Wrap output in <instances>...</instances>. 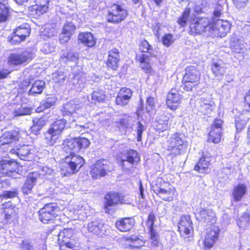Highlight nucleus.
I'll return each mask as SVG.
<instances>
[{"mask_svg": "<svg viewBox=\"0 0 250 250\" xmlns=\"http://www.w3.org/2000/svg\"><path fill=\"white\" fill-rule=\"evenodd\" d=\"M66 152L69 155L65 156V162L61 168V173L64 176L77 172L84 163V159L82 157L75 154L76 151Z\"/></svg>", "mask_w": 250, "mask_h": 250, "instance_id": "obj_1", "label": "nucleus"}, {"mask_svg": "<svg viewBox=\"0 0 250 250\" xmlns=\"http://www.w3.org/2000/svg\"><path fill=\"white\" fill-rule=\"evenodd\" d=\"M82 104L77 100H71L63 105L61 111L64 117H69V122H75L78 114H80Z\"/></svg>", "mask_w": 250, "mask_h": 250, "instance_id": "obj_2", "label": "nucleus"}, {"mask_svg": "<svg viewBox=\"0 0 250 250\" xmlns=\"http://www.w3.org/2000/svg\"><path fill=\"white\" fill-rule=\"evenodd\" d=\"M167 148L169 150L174 151L175 155L183 153L187 147L185 137L183 134L175 133L173 134L168 140Z\"/></svg>", "mask_w": 250, "mask_h": 250, "instance_id": "obj_3", "label": "nucleus"}, {"mask_svg": "<svg viewBox=\"0 0 250 250\" xmlns=\"http://www.w3.org/2000/svg\"><path fill=\"white\" fill-rule=\"evenodd\" d=\"M59 206L55 203H48L39 211L40 220L44 224L48 223L58 215Z\"/></svg>", "mask_w": 250, "mask_h": 250, "instance_id": "obj_4", "label": "nucleus"}, {"mask_svg": "<svg viewBox=\"0 0 250 250\" xmlns=\"http://www.w3.org/2000/svg\"><path fill=\"white\" fill-rule=\"evenodd\" d=\"M167 184L161 178L158 179L156 184L152 186L153 191L163 200L166 201L173 200L175 190L173 188L166 189L165 186Z\"/></svg>", "mask_w": 250, "mask_h": 250, "instance_id": "obj_5", "label": "nucleus"}, {"mask_svg": "<svg viewBox=\"0 0 250 250\" xmlns=\"http://www.w3.org/2000/svg\"><path fill=\"white\" fill-rule=\"evenodd\" d=\"M113 169L112 165L106 160H99L93 166L90 173L93 179L104 176Z\"/></svg>", "mask_w": 250, "mask_h": 250, "instance_id": "obj_6", "label": "nucleus"}, {"mask_svg": "<svg viewBox=\"0 0 250 250\" xmlns=\"http://www.w3.org/2000/svg\"><path fill=\"white\" fill-rule=\"evenodd\" d=\"M90 143L89 140L84 137L67 139L64 142L63 150L65 152L70 151L78 152L81 149L87 148Z\"/></svg>", "mask_w": 250, "mask_h": 250, "instance_id": "obj_7", "label": "nucleus"}, {"mask_svg": "<svg viewBox=\"0 0 250 250\" xmlns=\"http://www.w3.org/2000/svg\"><path fill=\"white\" fill-rule=\"evenodd\" d=\"M127 15L126 10L122 5L114 4L110 7L107 16V20L110 22H120L125 19Z\"/></svg>", "mask_w": 250, "mask_h": 250, "instance_id": "obj_8", "label": "nucleus"}, {"mask_svg": "<svg viewBox=\"0 0 250 250\" xmlns=\"http://www.w3.org/2000/svg\"><path fill=\"white\" fill-rule=\"evenodd\" d=\"M210 21L208 18H202L193 20L189 25V33L191 35L201 34L210 28Z\"/></svg>", "mask_w": 250, "mask_h": 250, "instance_id": "obj_9", "label": "nucleus"}, {"mask_svg": "<svg viewBox=\"0 0 250 250\" xmlns=\"http://www.w3.org/2000/svg\"><path fill=\"white\" fill-rule=\"evenodd\" d=\"M17 168V163L14 161L5 159L0 162V174L3 176L15 178Z\"/></svg>", "mask_w": 250, "mask_h": 250, "instance_id": "obj_10", "label": "nucleus"}, {"mask_svg": "<svg viewBox=\"0 0 250 250\" xmlns=\"http://www.w3.org/2000/svg\"><path fill=\"white\" fill-rule=\"evenodd\" d=\"M34 53L31 50H25L21 53L11 54L8 58L10 64L18 65L31 60L34 57Z\"/></svg>", "mask_w": 250, "mask_h": 250, "instance_id": "obj_11", "label": "nucleus"}, {"mask_svg": "<svg viewBox=\"0 0 250 250\" xmlns=\"http://www.w3.org/2000/svg\"><path fill=\"white\" fill-rule=\"evenodd\" d=\"M223 121L220 119H216L211 128L208 134V142L215 144L218 143L221 141L222 133V125Z\"/></svg>", "mask_w": 250, "mask_h": 250, "instance_id": "obj_12", "label": "nucleus"}, {"mask_svg": "<svg viewBox=\"0 0 250 250\" xmlns=\"http://www.w3.org/2000/svg\"><path fill=\"white\" fill-rule=\"evenodd\" d=\"M106 202L104 207V209L105 212L111 213L112 211H111L109 208L118 203L125 204V203L123 198L120 194L117 192H110L106 194L105 197Z\"/></svg>", "mask_w": 250, "mask_h": 250, "instance_id": "obj_13", "label": "nucleus"}, {"mask_svg": "<svg viewBox=\"0 0 250 250\" xmlns=\"http://www.w3.org/2000/svg\"><path fill=\"white\" fill-rule=\"evenodd\" d=\"M210 26L212 30L220 37H224L231 28V24L228 21L222 20L212 21Z\"/></svg>", "mask_w": 250, "mask_h": 250, "instance_id": "obj_14", "label": "nucleus"}, {"mask_svg": "<svg viewBox=\"0 0 250 250\" xmlns=\"http://www.w3.org/2000/svg\"><path fill=\"white\" fill-rule=\"evenodd\" d=\"M40 177V174L38 172H33L28 174L21 188L24 194L27 195L31 193L34 186L36 184Z\"/></svg>", "mask_w": 250, "mask_h": 250, "instance_id": "obj_15", "label": "nucleus"}, {"mask_svg": "<svg viewBox=\"0 0 250 250\" xmlns=\"http://www.w3.org/2000/svg\"><path fill=\"white\" fill-rule=\"evenodd\" d=\"M85 76L82 72H77L69 83L72 89L81 91L85 86Z\"/></svg>", "mask_w": 250, "mask_h": 250, "instance_id": "obj_16", "label": "nucleus"}, {"mask_svg": "<svg viewBox=\"0 0 250 250\" xmlns=\"http://www.w3.org/2000/svg\"><path fill=\"white\" fill-rule=\"evenodd\" d=\"M192 225V223L189 216H183L178 225V229L180 233L186 236L189 235L193 231Z\"/></svg>", "mask_w": 250, "mask_h": 250, "instance_id": "obj_17", "label": "nucleus"}, {"mask_svg": "<svg viewBox=\"0 0 250 250\" xmlns=\"http://www.w3.org/2000/svg\"><path fill=\"white\" fill-rule=\"evenodd\" d=\"M196 217L200 221L206 222L212 224L216 221L215 213L210 209L200 208L199 211L196 214Z\"/></svg>", "mask_w": 250, "mask_h": 250, "instance_id": "obj_18", "label": "nucleus"}, {"mask_svg": "<svg viewBox=\"0 0 250 250\" xmlns=\"http://www.w3.org/2000/svg\"><path fill=\"white\" fill-rule=\"evenodd\" d=\"M181 99L179 92L177 89L172 88L167 96V104L170 109L175 110L176 109Z\"/></svg>", "mask_w": 250, "mask_h": 250, "instance_id": "obj_19", "label": "nucleus"}, {"mask_svg": "<svg viewBox=\"0 0 250 250\" xmlns=\"http://www.w3.org/2000/svg\"><path fill=\"white\" fill-rule=\"evenodd\" d=\"M139 161L140 157L138 153L134 150L130 149L123 156L122 159V165L123 168L129 169V167L126 166V163L129 164L130 165H132Z\"/></svg>", "mask_w": 250, "mask_h": 250, "instance_id": "obj_20", "label": "nucleus"}, {"mask_svg": "<svg viewBox=\"0 0 250 250\" xmlns=\"http://www.w3.org/2000/svg\"><path fill=\"white\" fill-rule=\"evenodd\" d=\"M119 60V51L118 49L114 48L109 51L106 64L109 68L116 70L118 67Z\"/></svg>", "mask_w": 250, "mask_h": 250, "instance_id": "obj_21", "label": "nucleus"}, {"mask_svg": "<svg viewBox=\"0 0 250 250\" xmlns=\"http://www.w3.org/2000/svg\"><path fill=\"white\" fill-rule=\"evenodd\" d=\"M200 73L195 66H190L186 68V74L184 81H189L195 84H198L200 80Z\"/></svg>", "mask_w": 250, "mask_h": 250, "instance_id": "obj_22", "label": "nucleus"}, {"mask_svg": "<svg viewBox=\"0 0 250 250\" xmlns=\"http://www.w3.org/2000/svg\"><path fill=\"white\" fill-rule=\"evenodd\" d=\"M61 137V134L50 125L45 135V142L49 146H53Z\"/></svg>", "mask_w": 250, "mask_h": 250, "instance_id": "obj_23", "label": "nucleus"}, {"mask_svg": "<svg viewBox=\"0 0 250 250\" xmlns=\"http://www.w3.org/2000/svg\"><path fill=\"white\" fill-rule=\"evenodd\" d=\"M135 220L133 218H123L117 221L116 228L121 231H128L134 227Z\"/></svg>", "mask_w": 250, "mask_h": 250, "instance_id": "obj_24", "label": "nucleus"}, {"mask_svg": "<svg viewBox=\"0 0 250 250\" xmlns=\"http://www.w3.org/2000/svg\"><path fill=\"white\" fill-rule=\"evenodd\" d=\"M219 233V229L214 226L207 234L205 240L204 246L206 248H211L214 243L217 240Z\"/></svg>", "mask_w": 250, "mask_h": 250, "instance_id": "obj_25", "label": "nucleus"}, {"mask_svg": "<svg viewBox=\"0 0 250 250\" xmlns=\"http://www.w3.org/2000/svg\"><path fill=\"white\" fill-rule=\"evenodd\" d=\"M199 109L204 114L210 113L215 106V104L210 98L202 97L199 102Z\"/></svg>", "mask_w": 250, "mask_h": 250, "instance_id": "obj_26", "label": "nucleus"}, {"mask_svg": "<svg viewBox=\"0 0 250 250\" xmlns=\"http://www.w3.org/2000/svg\"><path fill=\"white\" fill-rule=\"evenodd\" d=\"M211 161L210 157L203 154L199 160L198 164L195 166L194 169L200 173H207L208 171V166Z\"/></svg>", "mask_w": 250, "mask_h": 250, "instance_id": "obj_27", "label": "nucleus"}, {"mask_svg": "<svg viewBox=\"0 0 250 250\" xmlns=\"http://www.w3.org/2000/svg\"><path fill=\"white\" fill-rule=\"evenodd\" d=\"M153 57H149V56L146 54H139L136 55L137 61L142 63L141 67L146 73H150L151 71V66L148 61H151Z\"/></svg>", "mask_w": 250, "mask_h": 250, "instance_id": "obj_28", "label": "nucleus"}, {"mask_svg": "<svg viewBox=\"0 0 250 250\" xmlns=\"http://www.w3.org/2000/svg\"><path fill=\"white\" fill-rule=\"evenodd\" d=\"M247 186L243 184H239L235 187L232 192L233 200L238 202L241 200L247 191Z\"/></svg>", "mask_w": 250, "mask_h": 250, "instance_id": "obj_29", "label": "nucleus"}, {"mask_svg": "<svg viewBox=\"0 0 250 250\" xmlns=\"http://www.w3.org/2000/svg\"><path fill=\"white\" fill-rule=\"evenodd\" d=\"M78 40L84 45L88 47H92L96 43L93 35L90 32L80 33L78 37Z\"/></svg>", "mask_w": 250, "mask_h": 250, "instance_id": "obj_30", "label": "nucleus"}, {"mask_svg": "<svg viewBox=\"0 0 250 250\" xmlns=\"http://www.w3.org/2000/svg\"><path fill=\"white\" fill-rule=\"evenodd\" d=\"M45 87V82L42 80H37L33 83L28 92L29 95L35 96L41 94Z\"/></svg>", "mask_w": 250, "mask_h": 250, "instance_id": "obj_31", "label": "nucleus"}, {"mask_svg": "<svg viewBox=\"0 0 250 250\" xmlns=\"http://www.w3.org/2000/svg\"><path fill=\"white\" fill-rule=\"evenodd\" d=\"M168 118L164 115H160L156 118L155 128L158 131H164L168 128Z\"/></svg>", "mask_w": 250, "mask_h": 250, "instance_id": "obj_32", "label": "nucleus"}, {"mask_svg": "<svg viewBox=\"0 0 250 250\" xmlns=\"http://www.w3.org/2000/svg\"><path fill=\"white\" fill-rule=\"evenodd\" d=\"M103 228L104 224L101 220H95L87 224L88 231L97 235L103 232Z\"/></svg>", "mask_w": 250, "mask_h": 250, "instance_id": "obj_33", "label": "nucleus"}, {"mask_svg": "<svg viewBox=\"0 0 250 250\" xmlns=\"http://www.w3.org/2000/svg\"><path fill=\"white\" fill-rule=\"evenodd\" d=\"M211 71L216 77L222 78L226 71L224 64L221 62H213L211 66Z\"/></svg>", "mask_w": 250, "mask_h": 250, "instance_id": "obj_34", "label": "nucleus"}, {"mask_svg": "<svg viewBox=\"0 0 250 250\" xmlns=\"http://www.w3.org/2000/svg\"><path fill=\"white\" fill-rule=\"evenodd\" d=\"M47 120L43 117L36 118L33 120V125L31 127V131L37 134L46 123Z\"/></svg>", "mask_w": 250, "mask_h": 250, "instance_id": "obj_35", "label": "nucleus"}, {"mask_svg": "<svg viewBox=\"0 0 250 250\" xmlns=\"http://www.w3.org/2000/svg\"><path fill=\"white\" fill-rule=\"evenodd\" d=\"M30 33V28L28 24H23L18 27L14 34L21 37V40H25V38L29 36Z\"/></svg>", "mask_w": 250, "mask_h": 250, "instance_id": "obj_36", "label": "nucleus"}, {"mask_svg": "<svg viewBox=\"0 0 250 250\" xmlns=\"http://www.w3.org/2000/svg\"><path fill=\"white\" fill-rule=\"evenodd\" d=\"M56 98L55 97H49L42 101L40 105L36 109L37 112H41L45 109L50 108L54 105L56 102Z\"/></svg>", "mask_w": 250, "mask_h": 250, "instance_id": "obj_37", "label": "nucleus"}, {"mask_svg": "<svg viewBox=\"0 0 250 250\" xmlns=\"http://www.w3.org/2000/svg\"><path fill=\"white\" fill-rule=\"evenodd\" d=\"M126 241L131 242L132 244L130 245L133 247L139 248L143 246L145 244V241L143 240V237L140 235H133L131 236L126 238Z\"/></svg>", "mask_w": 250, "mask_h": 250, "instance_id": "obj_38", "label": "nucleus"}, {"mask_svg": "<svg viewBox=\"0 0 250 250\" xmlns=\"http://www.w3.org/2000/svg\"><path fill=\"white\" fill-rule=\"evenodd\" d=\"M37 3L34 8L36 13L41 15L45 13L48 10V0H37Z\"/></svg>", "mask_w": 250, "mask_h": 250, "instance_id": "obj_39", "label": "nucleus"}, {"mask_svg": "<svg viewBox=\"0 0 250 250\" xmlns=\"http://www.w3.org/2000/svg\"><path fill=\"white\" fill-rule=\"evenodd\" d=\"M232 50L236 53H242L244 52L245 46L242 41L237 39H234L231 42Z\"/></svg>", "mask_w": 250, "mask_h": 250, "instance_id": "obj_40", "label": "nucleus"}, {"mask_svg": "<svg viewBox=\"0 0 250 250\" xmlns=\"http://www.w3.org/2000/svg\"><path fill=\"white\" fill-rule=\"evenodd\" d=\"M250 221V213L248 212H245L239 218L237 225L239 228L245 229L249 227Z\"/></svg>", "mask_w": 250, "mask_h": 250, "instance_id": "obj_41", "label": "nucleus"}, {"mask_svg": "<svg viewBox=\"0 0 250 250\" xmlns=\"http://www.w3.org/2000/svg\"><path fill=\"white\" fill-rule=\"evenodd\" d=\"M140 49L142 52L147 53L146 55H149V57H155L153 50L146 40H144L141 42Z\"/></svg>", "mask_w": 250, "mask_h": 250, "instance_id": "obj_42", "label": "nucleus"}, {"mask_svg": "<svg viewBox=\"0 0 250 250\" xmlns=\"http://www.w3.org/2000/svg\"><path fill=\"white\" fill-rule=\"evenodd\" d=\"M73 235V230L71 229H64L62 231L60 232L58 234L59 240H62V242H65L70 240Z\"/></svg>", "mask_w": 250, "mask_h": 250, "instance_id": "obj_43", "label": "nucleus"}, {"mask_svg": "<svg viewBox=\"0 0 250 250\" xmlns=\"http://www.w3.org/2000/svg\"><path fill=\"white\" fill-rule=\"evenodd\" d=\"M18 140V137L15 133L8 132L4 133L1 137V141H3V144H8Z\"/></svg>", "mask_w": 250, "mask_h": 250, "instance_id": "obj_44", "label": "nucleus"}, {"mask_svg": "<svg viewBox=\"0 0 250 250\" xmlns=\"http://www.w3.org/2000/svg\"><path fill=\"white\" fill-rule=\"evenodd\" d=\"M79 59V54L77 53L69 52L66 54H63V56L61 57V60L62 62H67V61L77 63Z\"/></svg>", "mask_w": 250, "mask_h": 250, "instance_id": "obj_45", "label": "nucleus"}, {"mask_svg": "<svg viewBox=\"0 0 250 250\" xmlns=\"http://www.w3.org/2000/svg\"><path fill=\"white\" fill-rule=\"evenodd\" d=\"M4 2H0V22L5 21L9 14V9L5 4Z\"/></svg>", "mask_w": 250, "mask_h": 250, "instance_id": "obj_46", "label": "nucleus"}, {"mask_svg": "<svg viewBox=\"0 0 250 250\" xmlns=\"http://www.w3.org/2000/svg\"><path fill=\"white\" fill-rule=\"evenodd\" d=\"M32 112V109L21 105L19 108H16L14 111V116L15 117L29 115Z\"/></svg>", "mask_w": 250, "mask_h": 250, "instance_id": "obj_47", "label": "nucleus"}, {"mask_svg": "<svg viewBox=\"0 0 250 250\" xmlns=\"http://www.w3.org/2000/svg\"><path fill=\"white\" fill-rule=\"evenodd\" d=\"M66 124V119H60L56 120L50 125L61 134L65 127Z\"/></svg>", "mask_w": 250, "mask_h": 250, "instance_id": "obj_48", "label": "nucleus"}, {"mask_svg": "<svg viewBox=\"0 0 250 250\" xmlns=\"http://www.w3.org/2000/svg\"><path fill=\"white\" fill-rule=\"evenodd\" d=\"M190 10L188 8H186L183 12L182 16L178 20V23L182 26H184L188 21L189 20L190 16Z\"/></svg>", "mask_w": 250, "mask_h": 250, "instance_id": "obj_49", "label": "nucleus"}, {"mask_svg": "<svg viewBox=\"0 0 250 250\" xmlns=\"http://www.w3.org/2000/svg\"><path fill=\"white\" fill-rule=\"evenodd\" d=\"M130 100V99L128 98V96H125L118 92L116 98V103L118 105L125 106L128 104Z\"/></svg>", "mask_w": 250, "mask_h": 250, "instance_id": "obj_50", "label": "nucleus"}, {"mask_svg": "<svg viewBox=\"0 0 250 250\" xmlns=\"http://www.w3.org/2000/svg\"><path fill=\"white\" fill-rule=\"evenodd\" d=\"M30 154V150L28 146H23L18 148V156L21 160H25Z\"/></svg>", "mask_w": 250, "mask_h": 250, "instance_id": "obj_51", "label": "nucleus"}, {"mask_svg": "<svg viewBox=\"0 0 250 250\" xmlns=\"http://www.w3.org/2000/svg\"><path fill=\"white\" fill-rule=\"evenodd\" d=\"M131 125L129 124V118L125 117L120 119L119 122V128L122 130L129 129L131 128Z\"/></svg>", "mask_w": 250, "mask_h": 250, "instance_id": "obj_52", "label": "nucleus"}, {"mask_svg": "<svg viewBox=\"0 0 250 250\" xmlns=\"http://www.w3.org/2000/svg\"><path fill=\"white\" fill-rule=\"evenodd\" d=\"M75 26L72 22H66L63 25L62 31L63 33L71 35L74 31Z\"/></svg>", "mask_w": 250, "mask_h": 250, "instance_id": "obj_53", "label": "nucleus"}, {"mask_svg": "<svg viewBox=\"0 0 250 250\" xmlns=\"http://www.w3.org/2000/svg\"><path fill=\"white\" fill-rule=\"evenodd\" d=\"M163 44L166 46H169L174 42L173 36L171 34H166L162 38Z\"/></svg>", "mask_w": 250, "mask_h": 250, "instance_id": "obj_54", "label": "nucleus"}, {"mask_svg": "<svg viewBox=\"0 0 250 250\" xmlns=\"http://www.w3.org/2000/svg\"><path fill=\"white\" fill-rule=\"evenodd\" d=\"M145 130V128L144 125L140 122H138L136 124V131L137 135V141L140 142L142 140V135L144 131Z\"/></svg>", "mask_w": 250, "mask_h": 250, "instance_id": "obj_55", "label": "nucleus"}, {"mask_svg": "<svg viewBox=\"0 0 250 250\" xmlns=\"http://www.w3.org/2000/svg\"><path fill=\"white\" fill-rule=\"evenodd\" d=\"M22 250H33V243L28 239L23 240L20 245Z\"/></svg>", "mask_w": 250, "mask_h": 250, "instance_id": "obj_56", "label": "nucleus"}, {"mask_svg": "<svg viewBox=\"0 0 250 250\" xmlns=\"http://www.w3.org/2000/svg\"><path fill=\"white\" fill-rule=\"evenodd\" d=\"M92 100L94 102H101L104 100L105 96L99 91H94L91 95Z\"/></svg>", "mask_w": 250, "mask_h": 250, "instance_id": "obj_57", "label": "nucleus"}, {"mask_svg": "<svg viewBox=\"0 0 250 250\" xmlns=\"http://www.w3.org/2000/svg\"><path fill=\"white\" fill-rule=\"evenodd\" d=\"M18 193L16 190L15 191H5L2 194L0 195L5 199L13 198L18 196Z\"/></svg>", "mask_w": 250, "mask_h": 250, "instance_id": "obj_58", "label": "nucleus"}, {"mask_svg": "<svg viewBox=\"0 0 250 250\" xmlns=\"http://www.w3.org/2000/svg\"><path fill=\"white\" fill-rule=\"evenodd\" d=\"M249 0H233L235 7L238 9H242L245 8Z\"/></svg>", "mask_w": 250, "mask_h": 250, "instance_id": "obj_59", "label": "nucleus"}, {"mask_svg": "<svg viewBox=\"0 0 250 250\" xmlns=\"http://www.w3.org/2000/svg\"><path fill=\"white\" fill-rule=\"evenodd\" d=\"M198 84L193 83L189 82V81H184L182 87L186 91L192 90L193 87L197 85Z\"/></svg>", "mask_w": 250, "mask_h": 250, "instance_id": "obj_60", "label": "nucleus"}, {"mask_svg": "<svg viewBox=\"0 0 250 250\" xmlns=\"http://www.w3.org/2000/svg\"><path fill=\"white\" fill-rule=\"evenodd\" d=\"M156 221V218L153 213H150L148 217V220L146 223V226L148 228L153 227V225Z\"/></svg>", "mask_w": 250, "mask_h": 250, "instance_id": "obj_61", "label": "nucleus"}, {"mask_svg": "<svg viewBox=\"0 0 250 250\" xmlns=\"http://www.w3.org/2000/svg\"><path fill=\"white\" fill-rule=\"evenodd\" d=\"M119 93L125 95V96H128V98L131 99L132 96V91L129 88H127L126 87L122 88Z\"/></svg>", "mask_w": 250, "mask_h": 250, "instance_id": "obj_62", "label": "nucleus"}, {"mask_svg": "<svg viewBox=\"0 0 250 250\" xmlns=\"http://www.w3.org/2000/svg\"><path fill=\"white\" fill-rule=\"evenodd\" d=\"M156 102V99L151 96L148 97L146 99L147 105L149 106L151 109H152L155 107Z\"/></svg>", "mask_w": 250, "mask_h": 250, "instance_id": "obj_63", "label": "nucleus"}, {"mask_svg": "<svg viewBox=\"0 0 250 250\" xmlns=\"http://www.w3.org/2000/svg\"><path fill=\"white\" fill-rule=\"evenodd\" d=\"M222 9L221 7H217L214 12H213V16L212 19V21L215 20L217 21L218 20H219L218 18L220 17L222 12H221Z\"/></svg>", "mask_w": 250, "mask_h": 250, "instance_id": "obj_64", "label": "nucleus"}]
</instances>
